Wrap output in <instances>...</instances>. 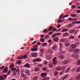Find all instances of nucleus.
<instances>
[{
    "label": "nucleus",
    "instance_id": "nucleus-5",
    "mask_svg": "<svg viewBox=\"0 0 80 80\" xmlns=\"http://www.w3.org/2000/svg\"><path fill=\"white\" fill-rule=\"evenodd\" d=\"M24 67H26V68H30V66L29 64L27 63L24 65Z\"/></svg>",
    "mask_w": 80,
    "mask_h": 80
},
{
    "label": "nucleus",
    "instance_id": "nucleus-13",
    "mask_svg": "<svg viewBox=\"0 0 80 80\" xmlns=\"http://www.w3.org/2000/svg\"><path fill=\"white\" fill-rule=\"evenodd\" d=\"M26 74L28 75H30V71L28 70L26 71L25 72Z\"/></svg>",
    "mask_w": 80,
    "mask_h": 80
},
{
    "label": "nucleus",
    "instance_id": "nucleus-63",
    "mask_svg": "<svg viewBox=\"0 0 80 80\" xmlns=\"http://www.w3.org/2000/svg\"><path fill=\"white\" fill-rule=\"evenodd\" d=\"M60 22H62L61 21V19H59L58 20V23H60Z\"/></svg>",
    "mask_w": 80,
    "mask_h": 80
},
{
    "label": "nucleus",
    "instance_id": "nucleus-60",
    "mask_svg": "<svg viewBox=\"0 0 80 80\" xmlns=\"http://www.w3.org/2000/svg\"><path fill=\"white\" fill-rule=\"evenodd\" d=\"M61 27V25L60 24H59L57 26V28H60V27Z\"/></svg>",
    "mask_w": 80,
    "mask_h": 80
},
{
    "label": "nucleus",
    "instance_id": "nucleus-8",
    "mask_svg": "<svg viewBox=\"0 0 80 80\" xmlns=\"http://www.w3.org/2000/svg\"><path fill=\"white\" fill-rule=\"evenodd\" d=\"M71 48H75L77 47H76V45L74 44H72L70 45V46Z\"/></svg>",
    "mask_w": 80,
    "mask_h": 80
},
{
    "label": "nucleus",
    "instance_id": "nucleus-30",
    "mask_svg": "<svg viewBox=\"0 0 80 80\" xmlns=\"http://www.w3.org/2000/svg\"><path fill=\"white\" fill-rule=\"evenodd\" d=\"M35 70L37 72H38L40 70V68H35Z\"/></svg>",
    "mask_w": 80,
    "mask_h": 80
},
{
    "label": "nucleus",
    "instance_id": "nucleus-52",
    "mask_svg": "<svg viewBox=\"0 0 80 80\" xmlns=\"http://www.w3.org/2000/svg\"><path fill=\"white\" fill-rule=\"evenodd\" d=\"M69 15H66L63 17V18H65V17H68Z\"/></svg>",
    "mask_w": 80,
    "mask_h": 80
},
{
    "label": "nucleus",
    "instance_id": "nucleus-62",
    "mask_svg": "<svg viewBox=\"0 0 80 80\" xmlns=\"http://www.w3.org/2000/svg\"><path fill=\"white\" fill-rule=\"evenodd\" d=\"M80 44V43H79V42H77L76 43V45H79Z\"/></svg>",
    "mask_w": 80,
    "mask_h": 80
},
{
    "label": "nucleus",
    "instance_id": "nucleus-55",
    "mask_svg": "<svg viewBox=\"0 0 80 80\" xmlns=\"http://www.w3.org/2000/svg\"><path fill=\"white\" fill-rule=\"evenodd\" d=\"M60 46L61 48H62V47H63V44H62V43H60Z\"/></svg>",
    "mask_w": 80,
    "mask_h": 80
},
{
    "label": "nucleus",
    "instance_id": "nucleus-59",
    "mask_svg": "<svg viewBox=\"0 0 80 80\" xmlns=\"http://www.w3.org/2000/svg\"><path fill=\"white\" fill-rule=\"evenodd\" d=\"M40 52H41V53H43V49H41L40 50Z\"/></svg>",
    "mask_w": 80,
    "mask_h": 80
},
{
    "label": "nucleus",
    "instance_id": "nucleus-16",
    "mask_svg": "<svg viewBox=\"0 0 80 80\" xmlns=\"http://www.w3.org/2000/svg\"><path fill=\"white\" fill-rule=\"evenodd\" d=\"M58 58H59V59L62 60V59H63V58H64V56L63 55H60L58 57Z\"/></svg>",
    "mask_w": 80,
    "mask_h": 80
},
{
    "label": "nucleus",
    "instance_id": "nucleus-25",
    "mask_svg": "<svg viewBox=\"0 0 80 80\" xmlns=\"http://www.w3.org/2000/svg\"><path fill=\"white\" fill-rule=\"evenodd\" d=\"M80 52V50L78 49H76L75 50V52L76 53H78Z\"/></svg>",
    "mask_w": 80,
    "mask_h": 80
},
{
    "label": "nucleus",
    "instance_id": "nucleus-24",
    "mask_svg": "<svg viewBox=\"0 0 80 80\" xmlns=\"http://www.w3.org/2000/svg\"><path fill=\"white\" fill-rule=\"evenodd\" d=\"M77 72L78 73L80 72V67L78 68L77 69Z\"/></svg>",
    "mask_w": 80,
    "mask_h": 80
},
{
    "label": "nucleus",
    "instance_id": "nucleus-51",
    "mask_svg": "<svg viewBox=\"0 0 80 80\" xmlns=\"http://www.w3.org/2000/svg\"><path fill=\"white\" fill-rule=\"evenodd\" d=\"M72 8L73 9H74V8H76V7L75 6H74V5H72Z\"/></svg>",
    "mask_w": 80,
    "mask_h": 80
},
{
    "label": "nucleus",
    "instance_id": "nucleus-34",
    "mask_svg": "<svg viewBox=\"0 0 80 80\" xmlns=\"http://www.w3.org/2000/svg\"><path fill=\"white\" fill-rule=\"evenodd\" d=\"M77 80H80V75H79L78 76H77L76 78Z\"/></svg>",
    "mask_w": 80,
    "mask_h": 80
},
{
    "label": "nucleus",
    "instance_id": "nucleus-31",
    "mask_svg": "<svg viewBox=\"0 0 80 80\" xmlns=\"http://www.w3.org/2000/svg\"><path fill=\"white\" fill-rule=\"evenodd\" d=\"M70 43L69 42H67L66 43L65 45L66 46V47H68V46H69V45H70Z\"/></svg>",
    "mask_w": 80,
    "mask_h": 80
},
{
    "label": "nucleus",
    "instance_id": "nucleus-27",
    "mask_svg": "<svg viewBox=\"0 0 80 80\" xmlns=\"http://www.w3.org/2000/svg\"><path fill=\"white\" fill-rule=\"evenodd\" d=\"M21 76L22 78H25V79L26 78V76H25V75L24 74H21Z\"/></svg>",
    "mask_w": 80,
    "mask_h": 80
},
{
    "label": "nucleus",
    "instance_id": "nucleus-49",
    "mask_svg": "<svg viewBox=\"0 0 80 80\" xmlns=\"http://www.w3.org/2000/svg\"><path fill=\"white\" fill-rule=\"evenodd\" d=\"M47 45V43H43L42 44L43 46H46Z\"/></svg>",
    "mask_w": 80,
    "mask_h": 80
},
{
    "label": "nucleus",
    "instance_id": "nucleus-41",
    "mask_svg": "<svg viewBox=\"0 0 80 80\" xmlns=\"http://www.w3.org/2000/svg\"><path fill=\"white\" fill-rule=\"evenodd\" d=\"M40 41L41 42H44V39L43 38H41L40 39Z\"/></svg>",
    "mask_w": 80,
    "mask_h": 80
},
{
    "label": "nucleus",
    "instance_id": "nucleus-1",
    "mask_svg": "<svg viewBox=\"0 0 80 80\" xmlns=\"http://www.w3.org/2000/svg\"><path fill=\"white\" fill-rule=\"evenodd\" d=\"M70 60H65L64 61H63L62 62V63L63 64H64V65H67V64H68V63L69 62H70Z\"/></svg>",
    "mask_w": 80,
    "mask_h": 80
},
{
    "label": "nucleus",
    "instance_id": "nucleus-48",
    "mask_svg": "<svg viewBox=\"0 0 80 80\" xmlns=\"http://www.w3.org/2000/svg\"><path fill=\"white\" fill-rule=\"evenodd\" d=\"M44 78L46 80H48L49 79H50V78L49 77H47Z\"/></svg>",
    "mask_w": 80,
    "mask_h": 80
},
{
    "label": "nucleus",
    "instance_id": "nucleus-44",
    "mask_svg": "<svg viewBox=\"0 0 80 80\" xmlns=\"http://www.w3.org/2000/svg\"><path fill=\"white\" fill-rule=\"evenodd\" d=\"M18 72V74L20 73V69L18 68L16 70V73Z\"/></svg>",
    "mask_w": 80,
    "mask_h": 80
},
{
    "label": "nucleus",
    "instance_id": "nucleus-36",
    "mask_svg": "<svg viewBox=\"0 0 80 80\" xmlns=\"http://www.w3.org/2000/svg\"><path fill=\"white\" fill-rule=\"evenodd\" d=\"M23 58H24V59H26L27 58V56L26 55H24V56H22Z\"/></svg>",
    "mask_w": 80,
    "mask_h": 80
},
{
    "label": "nucleus",
    "instance_id": "nucleus-43",
    "mask_svg": "<svg viewBox=\"0 0 80 80\" xmlns=\"http://www.w3.org/2000/svg\"><path fill=\"white\" fill-rule=\"evenodd\" d=\"M32 47L33 48H38V46H37V44H36L34 45Z\"/></svg>",
    "mask_w": 80,
    "mask_h": 80
},
{
    "label": "nucleus",
    "instance_id": "nucleus-37",
    "mask_svg": "<svg viewBox=\"0 0 80 80\" xmlns=\"http://www.w3.org/2000/svg\"><path fill=\"white\" fill-rule=\"evenodd\" d=\"M38 67H42V64H38Z\"/></svg>",
    "mask_w": 80,
    "mask_h": 80
},
{
    "label": "nucleus",
    "instance_id": "nucleus-53",
    "mask_svg": "<svg viewBox=\"0 0 80 80\" xmlns=\"http://www.w3.org/2000/svg\"><path fill=\"white\" fill-rule=\"evenodd\" d=\"M5 68V66H2L0 68V69H3Z\"/></svg>",
    "mask_w": 80,
    "mask_h": 80
},
{
    "label": "nucleus",
    "instance_id": "nucleus-17",
    "mask_svg": "<svg viewBox=\"0 0 80 80\" xmlns=\"http://www.w3.org/2000/svg\"><path fill=\"white\" fill-rule=\"evenodd\" d=\"M70 70V68H68L65 71V73H68V72H69Z\"/></svg>",
    "mask_w": 80,
    "mask_h": 80
},
{
    "label": "nucleus",
    "instance_id": "nucleus-42",
    "mask_svg": "<svg viewBox=\"0 0 80 80\" xmlns=\"http://www.w3.org/2000/svg\"><path fill=\"white\" fill-rule=\"evenodd\" d=\"M53 27L52 26H51L50 28H48V30H52L53 29Z\"/></svg>",
    "mask_w": 80,
    "mask_h": 80
},
{
    "label": "nucleus",
    "instance_id": "nucleus-35",
    "mask_svg": "<svg viewBox=\"0 0 80 80\" xmlns=\"http://www.w3.org/2000/svg\"><path fill=\"white\" fill-rule=\"evenodd\" d=\"M0 79L1 80H4V78L3 77V76H0Z\"/></svg>",
    "mask_w": 80,
    "mask_h": 80
},
{
    "label": "nucleus",
    "instance_id": "nucleus-14",
    "mask_svg": "<svg viewBox=\"0 0 80 80\" xmlns=\"http://www.w3.org/2000/svg\"><path fill=\"white\" fill-rule=\"evenodd\" d=\"M57 48V45H54L52 48V49L53 50H55L56 48Z\"/></svg>",
    "mask_w": 80,
    "mask_h": 80
},
{
    "label": "nucleus",
    "instance_id": "nucleus-18",
    "mask_svg": "<svg viewBox=\"0 0 80 80\" xmlns=\"http://www.w3.org/2000/svg\"><path fill=\"white\" fill-rule=\"evenodd\" d=\"M48 67L49 68H53V65L52 63H50L48 65Z\"/></svg>",
    "mask_w": 80,
    "mask_h": 80
},
{
    "label": "nucleus",
    "instance_id": "nucleus-2",
    "mask_svg": "<svg viewBox=\"0 0 80 80\" xmlns=\"http://www.w3.org/2000/svg\"><path fill=\"white\" fill-rule=\"evenodd\" d=\"M42 62V60L39 58H37L33 60V62Z\"/></svg>",
    "mask_w": 80,
    "mask_h": 80
},
{
    "label": "nucleus",
    "instance_id": "nucleus-39",
    "mask_svg": "<svg viewBox=\"0 0 80 80\" xmlns=\"http://www.w3.org/2000/svg\"><path fill=\"white\" fill-rule=\"evenodd\" d=\"M21 63H22V61H20V60H18V65H20V64H21Z\"/></svg>",
    "mask_w": 80,
    "mask_h": 80
},
{
    "label": "nucleus",
    "instance_id": "nucleus-47",
    "mask_svg": "<svg viewBox=\"0 0 80 80\" xmlns=\"http://www.w3.org/2000/svg\"><path fill=\"white\" fill-rule=\"evenodd\" d=\"M10 68H13V67H14V65L13 64H11L10 66Z\"/></svg>",
    "mask_w": 80,
    "mask_h": 80
},
{
    "label": "nucleus",
    "instance_id": "nucleus-6",
    "mask_svg": "<svg viewBox=\"0 0 80 80\" xmlns=\"http://www.w3.org/2000/svg\"><path fill=\"white\" fill-rule=\"evenodd\" d=\"M52 58V56L51 55H48L46 57V59L47 60H50V59Z\"/></svg>",
    "mask_w": 80,
    "mask_h": 80
},
{
    "label": "nucleus",
    "instance_id": "nucleus-40",
    "mask_svg": "<svg viewBox=\"0 0 80 80\" xmlns=\"http://www.w3.org/2000/svg\"><path fill=\"white\" fill-rule=\"evenodd\" d=\"M71 17H76L77 16V15L72 14L71 15Z\"/></svg>",
    "mask_w": 80,
    "mask_h": 80
},
{
    "label": "nucleus",
    "instance_id": "nucleus-12",
    "mask_svg": "<svg viewBox=\"0 0 80 80\" xmlns=\"http://www.w3.org/2000/svg\"><path fill=\"white\" fill-rule=\"evenodd\" d=\"M68 75H65L62 78V80H65V79H66L67 78H68Z\"/></svg>",
    "mask_w": 80,
    "mask_h": 80
},
{
    "label": "nucleus",
    "instance_id": "nucleus-3",
    "mask_svg": "<svg viewBox=\"0 0 80 80\" xmlns=\"http://www.w3.org/2000/svg\"><path fill=\"white\" fill-rule=\"evenodd\" d=\"M8 67H5L4 70L2 71V72L3 73H7L8 72Z\"/></svg>",
    "mask_w": 80,
    "mask_h": 80
},
{
    "label": "nucleus",
    "instance_id": "nucleus-46",
    "mask_svg": "<svg viewBox=\"0 0 80 80\" xmlns=\"http://www.w3.org/2000/svg\"><path fill=\"white\" fill-rule=\"evenodd\" d=\"M48 32V30L47 29H45L43 30L44 32Z\"/></svg>",
    "mask_w": 80,
    "mask_h": 80
},
{
    "label": "nucleus",
    "instance_id": "nucleus-50",
    "mask_svg": "<svg viewBox=\"0 0 80 80\" xmlns=\"http://www.w3.org/2000/svg\"><path fill=\"white\" fill-rule=\"evenodd\" d=\"M16 73H17V72H14L13 73V76H15V75H16Z\"/></svg>",
    "mask_w": 80,
    "mask_h": 80
},
{
    "label": "nucleus",
    "instance_id": "nucleus-32",
    "mask_svg": "<svg viewBox=\"0 0 80 80\" xmlns=\"http://www.w3.org/2000/svg\"><path fill=\"white\" fill-rule=\"evenodd\" d=\"M17 70V69L15 68H13L11 69V71H16Z\"/></svg>",
    "mask_w": 80,
    "mask_h": 80
},
{
    "label": "nucleus",
    "instance_id": "nucleus-38",
    "mask_svg": "<svg viewBox=\"0 0 80 80\" xmlns=\"http://www.w3.org/2000/svg\"><path fill=\"white\" fill-rule=\"evenodd\" d=\"M69 39H74V36H71L69 38Z\"/></svg>",
    "mask_w": 80,
    "mask_h": 80
},
{
    "label": "nucleus",
    "instance_id": "nucleus-22",
    "mask_svg": "<svg viewBox=\"0 0 80 80\" xmlns=\"http://www.w3.org/2000/svg\"><path fill=\"white\" fill-rule=\"evenodd\" d=\"M68 35V32H66L63 34V37H66V36H67Z\"/></svg>",
    "mask_w": 80,
    "mask_h": 80
},
{
    "label": "nucleus",
    "instance_id": "nucleus-29",
    "mask_svg": "<svg viewBox=\"0 0 80 80\" xmlns=\"http://www.w3.org/2000/svg\"><path fill=\"white\" fill-rule=\"evenodd\" d=\"M61 70L62 71H65V66L62 67Z\"/></svg>",
    "mask_w": 80,
    "mask_h": 80
},
{
    "label": "nucleus",
    "instance_id": "nucleus-21",
    "mask_svg": "<svg viewBox=\"0 0 80 80\" xmlns=\"http://www.w3.org/2000/svg\"><path fill=\"white\" fill-rule=\"evenodd\" d=\"M48 52H49V53H52V52H53L52 50L50 49H49L48 50Z\"/></svg>",
    "mask_w": 80,
    "mask_h": 80
},
{
    "label": "nucleus",
    "instance_id": "nucleus-23",
    "mask_svg": "<svg viewBox=\"0 0 80 80\" xmlns=\"http://www.w3.org/2000/svg\"><path fill=\"white\" fill-rule=\"evenodd\" d=\"M68 29L64 28L62 29V32H67V31H68Z\"/></svg>",
    "mask_w": 80,
    "mask_h": 80
},
{
    "label": "nucleus",
    "instance_id": "nucleus-10",
    "mask_svg": "<svg viewBox=\"0 0 80 80\" xmlns=\"http://www.w3.org/2000/svg\"><path fill=\"white\" fill-rule=\"evenodd\" d=\"M59 51H61L60 52V54H63V53H65V51H62V49H61V48H60Z\"/></svg>",
    "mask_w": 80,
    "mask_h": 80
},
{
    "label": "nucleus",
    "instance_id": "nucleus-54",
    "mask_svg": "<svg viewBox=\"0 0 80 80\" xmlns=\"http://www.w3.org/2000/svg\"><path fill=\"white\" fill-rule=\"evenodd\" d=\"M61 33H60V32L57 33L55 34V35H56V36H57V35H60Z\"/></svg>",
    "mask_w": 80,
    "mask_h": 80
},
{
    "label": "nucleus",
    "instance_id": "nucleus-26",
    "mask_svg": "<svg viewBox=\"0 0 80 80\" xmlns=\"http://www.w3.org/2000/svg\"><path fill=\"white\" fill-rule=\"evenodd\" d=\"M56 70H58V71H59L60 70H61V68H60V67H58L57 68H56Z\"/></svg>",
    "mask_w": 80,
    "mask_h": 80
},
{
    "label": "nucleus",
    "instance_id": "nucleus-58",
    "mask_svg": "<svg viewBox=\"0 0 80 80\" xmlns=\"http://www.w3.org/2000/svg\"><path fill=\"white\" fill-rule=\"evenodd\" d=\"M40 56L41 57H43V53H41L40 54Z\"/></svg>",
    "mask_w": 80,
    "mask_h": 80
},
{
    "label": "nucleus",
    "instance_id": "nucleus-61",
    "mask_svg": "<svg viewBox=\"0 0 80 80\" xmlns=\"http://www.w3.org/2000/svg\"><path fill=\"white\" fill-rule=\"evenodd\" d=\"M72 24H71L68 25V28H70L71 27H72Z\"/></svg>",
    "mask_w": 80,
    "mask_h": 80
},
{
    "label": "nucleus",
    "instance_id": "nucleus-56",
    "mask_svg": "<svg viewBox=\"0 0 80 80\" xmlns=\"http://www.w3.org/2000/svg\"><path fill=\"white\" fill-rule=\"evenodd\" d=\"M63 15H64L63 14H62L61 15V16H60V19L62 18V17H63Z\"/></svg>",
    "mask_w": 80,
    "mask_h": 80
},
{
    "label": "nucleus",
    "instance_id": "nucleus-19",
    "mask_svg": "<svg viewBox=\"0 0 80 80\" xmlns=\"http://www.w3.org/2000/svg\"><path fill=\"white\" fill-rule=\"evenodd\" d=\"M31 50L32 51H37L38 50V49L37 48H32L31 49Z\"/></svg>",
    "mask_w": 80,
    "mask_h": 80
},
{
    "label": "nucleus",
    "instance_id": "nucleus-15",
    "mask_svg": "<svg viewBox=\"0 0 80 80\" xmlns=\"http://www.w3.org/2000/svg\"><path fill=\"white\" fill-rule=\"evenodd\" d=\"M53 74L54 76H57V75H58V72L57 71H54V72Z\"/></svg>",
    "mask_w": 80,
    "mask_h": 80
},
{
    "label": "nucleus",
    "instance_id": "nucleus-64",
    "mask_svg": "<svg viewBox=\"0 0 80 80\" xmlns=\"http://www.w3.org/2000/svg\"><path fill=\"white\" fill-rule=\"evenodd\" d=\"M49 37V36L48 35H47V36H45V38H48Z\"/></svg>",
    "mask_w": 80,
    "mask_h": 80
},
{
    "label": "nucleus",
    "instance_id": "nucleus-11",
    "mask_svg": "<svg viewBox=\"0 0 80 80\" xmlns=\"http://www.w3.org/2000/svg\"><path fill=\"white\" fill-rule=\"evenodd\" d=\"M32 56L33 57H37V54L35 53H33L31 54Z\"/></svg>",
    "mask_w": 80,
    "mask_h": 80
},
{
    "label": "nucleus",
    "instance_id": "nucleus-20",
    "mask_svg": "<svg viewBox=\"0 0 80 80\" xmlns=\"http://www.w3.org/2000/svg\"><path fill=\"white\" fill-rule=\"evenodd\" d=\"M75 32V30H70L69 31V32L70 33H74Z\"/></svg>",
    "mask_w": 80,
    "mask_h": 80
},
{
    "label": "nucleus",
    "instance_id": "nucleus-7",
    "mask_svg": "<svg viewBox=\"0 0 80 80\" xmlns=\"http://www.w3.org/2000/svg\"><path fill=\"white\" fill-rule=\"evenodd\" d=\"M59 40V39L58 38L56 37V38H53V40L54 42H58V40Z\"/></svg>",
    "mask_w": 80,
    "mask_h": 80
},
{
    "label": "nucleus",
    "instance_id": "nucleus-4",
    "mask_svg": "<svg viewBox=\"0 0 80 80\" xmlns=\"http://www.w3.org/2000/svg\"><path fill=\"white\" fill-rule=\"evenodd\" d=\"M57 58H53V65H56V64L57 63V61H56V59Z\"/></svg>",
    "mask_w": 80,
    "mask_h": 80
},
{
    "label": "nucleus",
    "instance_id": "nucleus-33",
    "mask_svg": "<svg viewBox=\"0 0 80 80\" xmlns=\"http://www.w3.org/2000/svg\"><path fill=\"white\" fill-rule=\"evenodd\" d=\"M18 58V59L19 60H22L23 58V56H21L20 57H19L18 58Z\"/></svg>",
    "mask_w": 80,
    "mask_h": 80
},
{
    "label": "nucleus",
    "instance_id": "nucleus-45",
    "mask_svg": "<svg viewBox=\"0 0 80 80\" xmlns=\"http://www.w3.org/2000/svg\"><path fill=\"white\" fill-rule=\"evenodd\" d=\"M11 73V71H10V70H9L8 72L7 73L8 75H10Z\"/></svg>",
    "mask_w": 80,
    "mask_h": 80
},
{
    "label": "nucleus",
    "instance_id": "nucleus-28",
    "mask_svg": "<svg viewBox=\"0 0 80 80\" xmlns=\"http://www.w3.org/2000/svg\"><path fill=\"white\" fill-rule=\"evenodd\" d=\"M38 79V77L37 76H35L33 78V80H37Z\"/></svg>",
    "mask_w": 80,
    "mask_h": 80
},
{
    "label": "nucleus",
    "instance_id": "nucleus-57",
    "mask_svg": "<svg viewBox=\"0 0 80 80\" xmlns=\"http://www.w3.org/2000/svg\"><path fill=\"white\" fill-rule=\"evenodd\" d=\"M4 78H7V75L5 74L4 75Z\"/></svg>",
    "mask_w": 80,
    "mask_h": 80
},
{
    "label": "nucleus",
    "instance_id": "nucleus-9",
    "mask_svg": "<svg viewBox=\"0 0 80 80\" xmlns=\"http://www.w3.org/2000/svg\"><path fill=\"white\" fill-rule=\"evenodd\" d=\"M47 75V73H42L41 74V77H45Z\"/></svg>",
    "mask_w": 80,
    "mask_h": 80
}]
</instances>
